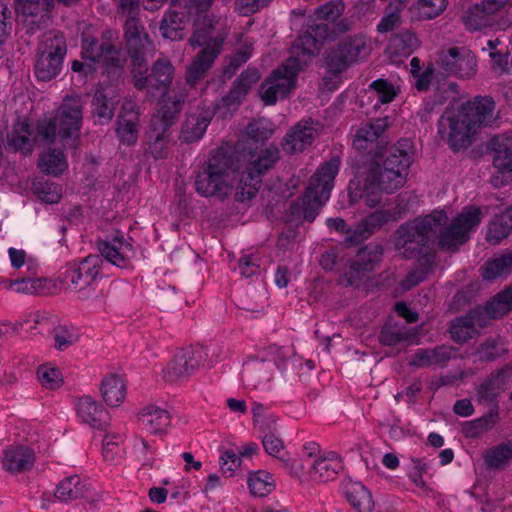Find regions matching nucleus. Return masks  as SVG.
I'll return each instance as SVG.
<instances>
[{
	"label": "nucleus",
	"instance_id": "47",
	"mask_svg": "<svg viewBox=\"0 0 512 512\" xmlns=\"http://www.w3.org/2000/svg\"><path fill=\"white\" fill-rule=\"evenodd\" d=\"M38 166L42 172L57 176L66 169L67 163L61 150L52 149L39 158Z\"/></svg>",
	"mask_w": 512,
	"mask_h": 512
},
{
	"label": "nucleus",
	"instance_id": "54",
	"mask_svg": "<svg viewBox=\"0 0 512 512\" xmlns=\"http://www.w3.org/2000/svg\"><path fill=\"white\" fill-rule=\"evenodd\" d=\"M246 133L255 141H264L274 133V124L264 118L254 120L246 127Z\"/></svg>",
	"mask_w": 512,
	"mask_h": 512
},
{
	"label": "nucleus",
	"instance_id": "50",
	"mask_svg": "<svg viewBox=\"0 0 512 512\" xmlns=\"http://www.w3.org/2000/svg\"><path fill=\"white\" fill-rule=\"evenodd\" d=\"M409 336L406 326L398 323H387L380 331L379 341L382 345L394 346L407 340Z\"/></svg>",
	"mask_w": 512,
	"mask_h": 512
},
{
	"label": "nucleus",
	"instance_id": "27",
	"mask_svg": "<svg viewBox=\"0 0 512 512\" xmlns=\"http://www.w3.org/2000/svg\"><path fill=\"white\" fill-rule=\"evenodd\" d=\"M188 18L193 19V25L195 26V15H188L185 4L179 0L161 20L160 32L162 36L171 41L183 39L185 35L183 23L184 20Z\"/></svg>",
	"mask_w": 512,
	"mask_h": 512
},
{
	"label": "nucleus",
	"instance_id": "60",
	"mask_svg": "<svg viewBox=\"0 0 512 512\" xmlns=\"http://www.w3.org/2000/svg\"><path fill=\"white\" fill-rule=\"evenodd\" d=\"M55 347L58 350H64L69 346L73 345L78 336L74 330L67 328L66 326H58L53 331Z\"/></svg>",
	"mask_w": 512,
	"mask_h": 512
},
{
	"label": "nucleus",
	"instance_id": "49",
	"mask_svg": "<svg viewBox=\"0 0 512 512\" xmlns=\"http://www.w3.org/2000/svg\"><path fill=\"white\" fill-rule=\"evenodd\" d=\"M248 486L254 496L264 497L274 490L275 483L271 474L266 471H258L249 476Z\"/></svg>",
	"mask_w": 512,
	"mask_h": 512
},
{
	"label": "nucleus",
	"instance_id": "11",
	"mask_svg": "<svg viewBox=\"0 0 512 512\" xmlns=\"http://www.w3.org/2000/svg\"><path fill=\"white\" fill-rule=\"evenodd\" d=\"M339 167L340 160L332 158L311 177L300 206L305 220L314 221L322 206L329 200Z\"/></svg>",
	"mask_w": 512,
	"mask_h": 512
},
{
	"label": "nucleus",
	"instance_id": "30",
	"mask_svg": "<svg viewBox=\"0 0 512 512\" xmlns=\"http://www.w3.org/2000/svg\"><path fill=\"white\" fill-rule=\"evenodd\" d=\"M343 470V462L335 452H325L316 458L310 468V477L316 482L333 480Z\"/></svg>",
	"mask_w": 512,
	"mask_h": 512
},
{
	"label": "nucleus",
	"instance_id": "3",
	"mask_svg": "<svg viewBox=\"0 0 512 512\" xmlns=\"http://www.w3.org/2000/svg\"><path fill=\"white\" fill-rule=\"evenodd\" d=\"M326 31L323 25H318L309 33L300 34L293 42L291 56L274 69L260 86L259 93L266 105L275 104L295 88L298 72L320 52V42Z\"/></svg>",
	"mask_w": 512,
	"mask_h": 512
},
{
	"label": "nucleus",
	"instance_id": "17",
	"mask_svg": "<svg viewBox=\"0 0 512 512\" xmlns=\"http://www.w3.org/2000/svg\"><path fill=\"white\" fill-rule=\"evenodd\" d=\"M490 147L494 152L493 165L496 169L491 182L499 187L512 180V132L494 137Z\"/></svg>",
	"mask_w": 512,
	"mask_h": 512
},
{
	"label": "nucleus",
	"instance_id": "14",
	"mask_svg": "<svg viewBox=\"0 0 512 512\" xmlns=\"http://www.w3.org/2000/svg\"><path fill=\"white\" fill-rule=\"evenodd\" d=\"M410 73L414 79V87L418 91H428L431 85L434 86L435 104H443L447 100V74L438 71L433 63H428L423 68L420 59L413 57L410 60Z\"/></svg>",
	"mask_w": 512,
	"mask_h": 512
},
{
	"label": "nucleus",
	"instance_id": "19",
	"mask_svg": "<svg viewBox=\"0 0 512 512\" xmlns=\"http://www.w3.org/2000/svg\"><path fill=\"white\" fill-rule=\"evenodd\" d=\"M206 365H208V351L202 346H197L176 355L164 370V377L167 381L176 382Z\"/></svg>",
	"mask_w": 512,
	"mask_h": 512
},
{
	"label": "nucleus",
	"instance_id": "10",
	"mask_svg": "<svg viewBox=\"0 0 512 512\" xmlns=\"http://www.w3.org/2000/svg\"><path fill=\"white\" fill-rule=\"evenodd\" d=\"M185 100V95H175L174 99L163 98L157 113L151 119L148 131V148L155 159L168 156L169 129L175 123Z\"/></svg>",
	"mask_w": 512,
	"mask_h": 512
},
{
	"label": "nucleus",
	"instance_id": "52",
	"mask_svg": "<svg viewBox=\"0 0 512 512\" xmlns=\"http://www.w3.org/2000/svg\"><path fill=\"white\" fill-rule=\"evenodd\" d=\"M37 377L41 385L50 390L59 388L63 383L60 370L49 363L40 365L38 367Z\"/></svg>",
	"mask_w": 512,
	"mask_h": 512
},
{
	"label": "nucleus",
	"instance_id": "16",
	"mask_svg": "<svg viewBox=\"0 0 512 512\" xmlns=\"http://www.w3.org/2000/svg\"><path fill=\"white\" fill-rule=\"evenodd\" d=\"M383 248L379 244H368L359 249L356 256L349 263V270L341 278L346 286L355 285L366 272L374 271L380 264Z\"/></svg>",
	"mask_w": 512,
	"mask_h": 512
},
{
	"label": "nucleus",
	"instance_id": "8",
	"mask_svg": "<svg viewBox=\"0 0 512 512\" xmlns=\"http://www.w3.org/2000/svg\"><path fill=\"white\" fill-rule=\"evenodd\" d=\"M512 309L510 288L497 294L484 308H477L466 317L458 319L450 327V337L456 342H465L476 335L488 319L502 317Z\"/></svg>",
	"mask_w": 512,
	"mask_h": 512
},
{
	"label": "nucleus",
	"instance_id": "4",
	"mask_svg": "<svg viewBox=\"0 0 512 512\" xmlns=\"http://www.w3.org/2000/svg\"><path fill=\"white\" fill-rule=\"evenodd\" d=\"M125 39L132 60L134 86L139 89L167 88L173 79L174 67L166 58L158 59L147 74L146 52L151 42L142 24L135 18L125 24Z\"/></svg>",
	"mask_w": 512,
	"mask_h": 512
},
{
	"label": "nucleus",
	"instance_id": "46",
	"mask_svg": "<svg viewBox=\"0 0 512 512\" xmlns=\"http://www.w3.org/2000/svg\"><path fill=\"white\" fill-rule=\"evenodd\" d=\"M35 276L36 274L28 272L26 277L10 281L9 288L22 294L42 293L47 287V279Z\"/></svg>",
	"mask_w": 512,
	"mask_h": 512
},
{
	"label": "nucleus",
	"instance_id": "26",
	"mask_svg": "<svg viewBox=\"0 0 512 512\" xmlns=\"http://www.w3.org/2000/svg\"><path fill=\"white\" fill-rule=\"evenodd\" d=\"M82 58L91 63L103 62L107 69H120L121 67L118 51L115 47L108 42L99 44L93 38H85L83 40Z\"/></svg>",
	"mask_w": 512,
	"mask_h": 512
},
{
	"label": "nucleus",
	"instance_id": "1",
	"mask_svg": "<svg viewBox=\"0 0 512 512\" xmlns=\"http://www.w3.org/2000/svg\"><path fill=\"white\" fill-rule=\"evenodd\" d=\"M448 243V215L434 210L424 216L401 224L395 232V249L407 259H418L419 267L411 270L399 283L402 292L421 283L437 263L434 246L444 248Z\"/></svg>",
	"mask_w": 512,
	"mask_h": 512
},
{
	"label": "nucleus",
	"instance_id": "58",
	"mask_svg": "<svg viewBox=\"0 0 512 512\" xmlns=\"http://www.w3.org/2000/svg\"><path fill=\"white\" fill-rule=\"evenodd\" d=\"M370 88L376 93L378 103H390L396 96L394 86L383 79L373 81Z\"/></svg>",
	"mask_w": 512,
	"mask_h": 512
},
{
	"label": "nucleus",
	"instance_id": "45",
	"mask_svg": "<svg viewBox=\"0 0 512 512\" xmlns=\"http://www.w3.org/2000/svg\"><path fill=\"white\" fill-rule=\"evenodd\" d=\"M512 229V206L502 215L493 220L488 227L487 240L490 243H498L507 237Z\"/></svg>",
	"mask_w": 512,
	"mask_h": 512
},
{
	"label": "nucleus",
	"instance_id": "13",
	"mask_svg": "<svg viewBox=\"0 0 512 512\" xmlns=\"http://www.w3.org/2000/svg\"><path fill=\"white\" fill-rule=\"evenodd\" d=\"M102 265V258L91 254L81 261L68 264L60 277L72 290L83 292L101 278Z\"/></svg>",
	"mask_w": 512,
	"mask_h": 512
},
{
	"label": "nucleus",
	"instance_id": "23",
	"mask_svg": "<svg viewBox=\"0 0 512 512\" xmlns=\"http://www.w3.org/2000/svg\"><path fill=\"white\" fill-rule=\"evenodd\" d=\"M414 148L412 141L407 138L400 139L396 144L382 149L372 160L380 161V165L393 170H399L408 175L413 162Z\"/></svg>",
	"mask_w": 512,
	"mask_h": 512
},
{
	"label": "nucleus",
	"instance_id": "61",
	"mask_svg": "<svg viewBox=\"0 0 512 512\" xmlns=\"http://www.w3.org/2000/svg\"><path fill=\"white\" fill-rule=\"evenodd\" d=\"M512 457V446L501 445L489 451L485 457L486 463L491 467H500Z\"/></svg>",
	"mask_w": 512,
	"mask_h": 512
},
{
	"label": "nucleus",
	"instance_id": "48",
	"mask_svg": "<svg viewBox=\"0 0 512 512\" xmlns=\"http://www.w3.org/2000/svg\"><path fill=\"white\" fill-rule=\"evenodd\" d=\"M83 486L78 476H69L63 479L56 487L55 497L62 501H71L81 497Z\"/></svg>",
	"mask_w": 512,
	"mask_h": 512
},
{
	"label": "nucleus",
	"instance_id": "40",
	"mask_svg": "<svg viewBox=\"0 0 512 512\" xmlns=\"http://www.w3.org/2000/svg\"><path fill=\"white\" fill-rule=\"evenodd\" d=\"M512 272V252L506 251L492 260L488 261L484 267L482 276L485 280H494L508 276Z\"/></svg>",
	"mask_w": 512,
	"mask_h": 512
},
{
	"label": "nucleus",
	"instance_id": "28",
	"mask_svg": "<svg viewBox=\"0 0 512 512\" xmlns=\"http://www.w3.org/2000/svg\"><path fill=\"white\" fill-rule=\"evenodd\" d=\"M36 461L35 452L28 446H11L3 451L2 467L10 473L30 470Z\"/></svg>",
	"mask_w": 512,
	"mask_h": 512
},
{
	"label": "nucleus",
	"instance_id": "57",
	"mask_svg": "<svg viewBox=\"0 0 512 512\" xmlns=\"http://www.w3.org/2000/svg\"><path fill=\"white\" fill-rule=\"evenodd\" d=\"M264 363H255L253 365H247L243 371L242 379L243 381L249 385L257 388L261 383L265 381H269L270 377L265 375H258V373L264 370Z\"/></svg>",
	"mask_w": 512,
	"mask_h": 512
},
{
	"label": "nucleus",
	"instance_id": "32",
	"mask_svg": "<svg viewBox=\"0 0 512 512\" xmlns=\"http://www.w3.org/2000/svg\"><path fill=\"white\" fill-rule=\"evenodd\" d=\"M36 141V136L29 121L19 119L14 125L11 133L8 135V145L14 150H19L24 154H29Z\"/></svg>",
	"mask_w": 512,
	"mask_h": 512
},
{
	"label": "nucleus",
	"instance_id": "51",
	"mask_svg": "<svg viewBox=\"0 0 512 512\" xmlns=\"http://www.w3.org/2000/svg\"><path fill=\"white\" fill-rule=\"evenodd\" d=\"M124 436L116 433H108L103 439L102 455L106 462L113 463L120 459L124 453L122 447Z\"/></svg>",
	"mask_w": 512,
	"mask_h": 512
},
{
	"label": "nucleus",
	"instance_id": "12",
	"mask_svg": "<svg viewBox=\"0 0 512 512\" xmlns=\"http://www.w3.org/2000/svg\"><path fill=\"white\" fill-rule=\"evenodd\" d=\"M67 53L65 37L59 32L46 33L37 48V59L34 66L35 76L41 81H50L62 69Z\"/></svg>",
	"mask_w": 512,
	"mask_h": 512
},
{
	"label": "nucleus",
	"instance_id": "18",
	"mask_svg": "<svg viewBox=\"0 0 512 512\" xmlns=\"http://www.w3.org/2000/svg\"><path fill=\"white\" fill-rule=\"evenodd\" d=\"M387 127V118H378L362 123L357 129L353 140L355 149L373 158L382 149L387 147L382 138Z\"/></svg>",
	"mask_w": 512,
	"mask_h": 512
},
{
	"label": "nucleus",
	"instance_id": "15",
	"mask_svg": "<svg viewBox=\"0 0 512 512\" xmlns=\"http://www.w3.org/2000/svg\"><path fill=\"white\" fill-rule=\"evenodd\" d=\"M321 128L319 122L311 118L301 119L283 137L281 145L284 152L294 155L305 151L319 136Z\"/></svg>",
	"mask_w": 512,
	"mask_h": 512
},
{
	"label": "nucleus",
	"instance_id": "21",
	"mask_svg": "<svg viewBox=\"0 0 512 512\" xmlns=\"http://www.w3.org/2000/svg\"><path fill=\"white\" fill-rule=\"evenodd\" d=\"M493 14L494 12L482 1L470 6L464 13L462 21L469 31L485 29L505 31L512 27V18L504 16L499 19H492Z\"/></svg>",
	"mask_w": 512,
	"mask_h": 512
},
{
	"label": "nucleus",
	"instance_id": "22",
	"mask_svg": "<svg viewBox=\"0 0 512 512\" xmlns=\"http://www.w3.org/2000/svg\"><path fill=\"white\" fill-rule=\"evenodd\" d=\"M367 50L362 38L346 40L340 43L326 57L327 73L338 75L346 67L357 61Z\"/></svg>",
	"mask_w": 512,
	"mask_h": 512
},
{
	"label": "nucleus",
	"instance_id": "42",
	"mask_svg": "<svg viewBox=\"0 0 512 512\" xmlns=\"http://www.w3.org/2000/svg\"><path fill=\"white\" fill-rule=\"evenodd\" d=\"M55 0H15V10L24 18H43L54 8Z\"/></svg>",
	"mask_w": 512,
	"mask_h": 512
},
{
	"label": "nucleus",
	"instance_id": "55",
	"mask_svg": "<svg viewBox=\"0 0 512 512\" xmlns=\"http://www.w3.org/2000/svg\"><path fill=\"white\" fill-rule=\"evenodd\" d=\"M8 256L10 259L11 266L14 269L26 267L27 272L31 274H37L38 264L33 258H27L26 252L22 249L9 248Z\"/></svg>",
	"mask_w": 512,
	"mask_h": 512
},
{
	"label": "nucleus",
	"instance_id": "2",
	"mask_svg": "<svg viewBox=\"0 0 512 512\" xmlns=\"http://www.w3.org/2000/svg\"><path fill=\"white\" fill-rule=\"evenodd\" d=\"M188 15H195V31L189 38L193 49L201 48L186 72V82L195 86L202 80L221 52L227 37V29L221 18L208 15L214 0H181Z\"/></svg>",
	"mask_w": 512,
	"mask_h": 512
},
{
	"label": "nucleus",
	"instance_id": "59",
	"mask_svg": "<svg viewBox=\"0 0 512 512\" xmlns=\"http://www.w3.org/2000/svg\"><path fill=\"white\" fill-rule=\"evenodd\" d=\"M446 8V0H419L418 10L421 17L433 19Z\"/></svg>",
	"mask_w": 512,
	"mask_h": 512
},
{
	"label": "nucleus",
	"instance_id": "9",
	"mask_svg": "<svg viewBox=\"0 0 512 512\" xmlns=\"http://www.w3.org/2000/svg\"><path fill=\"white\" fill-rule=\"evenodd\" d=\"M231 159L222 151L212 154L202 170L198 172L195 188L204 197L224 198L232 189Z\"/></svg>",
	"mask_w": 512,
	"mask_h": 512
},
{
	"label": "nucleus",
	"instance_id": "44",
	"mask_svg": "<svg viewBox=\"0 0 512 512\" xmlns=\"http://www.w3.org/2000/svg\"><path fill=\"white\" fill-rule=\"evenodd\" d=\"M138 122L139 117H137L136 114H129L128 116L119 115L116 134L122 144L129 146L136 143L138 137Z\"/></svg>",
	"mask_w": 512,
	"mask_h": 512
},
{
	"label": "nucleus",
	"instance_id": "25",
	"mask_svg": "<svg viewBox=\"0 0 512 512\" xmlns=\"http://www.w3.org/2000/svg\"><path fill=\"white\" fill-rule=\"evenodd\" d=\"M481 220L477 207H467L450 223V252L465 243Z\"/></svg>",
	"mask_w": 512,
	"mask_h": 512
},
{
	"label": "nucleus",
	"instance_id": "5",
	"mask_svg": "<svg viewBox=\"0 0 512 512\" xmlns=\"http://www.w3.org/2000/svg\"><path fill=\"white\" fill-rule=\"evenodd\" d=\"M454 89L450 84V94ZM455 109L458 110L456 119L450 117V148L454 150L466 148L478 129L491 125L496 119L495 103L488 96L467 100L463 95L457 99L450 95V113Z\"/></svg>",
	"mask_w": 512,
	"mask_h": 512
},
{
	"label": "nucleus",
	"instance_id": "6",
	"mask_svg": "<svg viewBox=\"0 0 512 512\" xmlns=\"http://www.w3.org/2000/svg\"><path fill=\"white\" fill-rule=\"evenodd\" d=\"M407 176L398 169H389L380 165V161L372 160L366 173L362 190L359 189L358 183L350 181V198L352 201L360 198L364 201L365 205L375 207L381 202V193H395L405 185Z\"/></svg>",
	"mask_w": 512,
	"mask_h": 512
},
{
	"label": "nucleus",
	"instance_id": "34",
	"mask_svg": "<svg viewBox=\"0 0 512 512\" xmlns=\"http://www.w3.org/2000/svg\"><path fill=\"white\" fill-rule=\"evenodd\" d=\"M139 424L150 434H161L170 425V414L160 407L147 406L139 413Z\"/></svg>",
	"mask_w": 512,
	"mask_h": 512
},
{
	"label": "nucleus",
	"instance_id": "64",
	"mask_svg": "<svg viewBox=\"0 0 512 512\" xmlns=\"http://www.w3.org/2000/svg\"><path fill=\"white\" fill-rule=\"evenodd\" d=\"M40 141L52 143L56 138V123L52 119H43L37 124V135Z\"/></svg>",
	"mask_w": 512,
	"mask_h": 512
},
{
	"label": "nucleus",
	"instance_id": "38",
	"mask_svg": "<svg viewBox=\"0 0 512 512\" xmlns=\"http://www.w3.org/2000/svg\"><path fill=\"white\" fill-rule=\"evenodd\" d=\"M344 494L357 512H372L374 502L369 490L357 481H349L344 487Z\"/></svg>",
	"mask_w": 512,
	"mask_h": 512
},
{
	"label": "nucleus",
	"instance_id": "20",
	"mask_svg": "<svg viewBox=\"0 0 512 512\" xmlns=\"http://www.w3.org/2000/svg\"><path fill=\"white\" fill-rule=\"evenodd\" d=\"M83 102L79 96H67L57 110L59 135L65 143L79 136L82 125Z\"/></svg>",
	"mask_w": 512,
	"mask_h": 512
},
{
	"label": "nucleus",
	"instance_id": "24",
	"mask_svg": "<svg viewBox=\"0 0 512 512\" xmlns=\"http://www.w3.org/2000/svg\"><path fill=\"white\" fill-rule=\"evenodd\" d=\"M101 258L119 268H126L134 257V249L129 239L116 235L111 239L99 240L97 243Z\"/></svg>",
	"mask_w": 512,
	"mask_h": 512
},
{
	"label": "nucleus",
	"instance_id": "56",
	"mask_svg": "<svg viewBox=\"0 0 512 512\" xmlns=\"http://www.w3.org/2000/svg\"><path fill=\"white\" fill-rule=\"evenodd\" d=\"M398 4L394 5V2H391L388 6V11L381 18L380 22L377 25V31L379 33H387L392 31L394 28L398 27L401 24V16L399 12Z\"/></svg>",
	"mask_w": 512,
	"mask_h": 512
},
{
	"label": "nucleus",
	"instance_id": "39",
	"mask_svg": "<svg viewBox=\"0 0 512 512\" xmlns=\"http://www.w3.org/2000/svg\"><path fill=\"white\" fill-rule=\"evenodd\" d=\"M101 393L107 405L119 406L126 396V386L123 379L116 374L105 377L102 381Z\"/></svg>",
	"mask_w": 512,
	"mask_h": 512
},
{
	"label": "nucleus",
	"instance_id": "63",
	"mask_svg": "<svg viewBox=\"0 0 512 512\" xmlns=\"http://www.w3.org/2000/svg\"><path fill=\"white\" fill-rule=\"evenodd\" d=\"M220 468L227 477L233 476L235 470L241 464V458L232 450L224 451L220 456Z\"/></svg>",
	"mask_w": 512,
	"mask_h": 512
},
{
	"label": "nucleus",
	"instance_id": "36",
	"mask_svg": "<svg viewBox=\"0 0 512 512\" xmlns=\"http://www.w3.org/2000/svg\"><path fill=\"white\" fill-rule=\"evenodd\" d=\"M76 411L79 418L95 428H103L107 422L106 410L89 396L78 399Z\"/></svg>",
	"mask_w": 512,
	"mask_h": 512
},
{
	"label": "nucleus",
	"instance_id": "62",
	"mask_svg": "<svg viewBox=\"0 0 512 512\" xmlns=\"http://www.w3.org/2000/svg\"><path fill=\"white\" fill-rule=\"evenodd\" d=\"M36 194L41 201L48 204L57 203L61 198L57 185L51 182L39 183L36 186Z\"/></svg>",
	"mask_w": 512,
	"mask_h": 512
},
{
	"label": "nucleus",
	"instance_id": "33",
	"mask_svg": "<svg viewBox=\"0 0 512 512\" xmlns=\"http://www.w3.org/2000/svg\"><path fill=\"white\" fill-rule=\"evenodd\" d=\"M343 11H344V4L340 0L330 1L328 3H325L321 6H319L315 10V17H316L317 22L310 24L308 26V28L302 34L309 33L310 31H312V29H314V27H316L318 25H323L327 29V31H326L325 37L320 42V47H321L325 41L332 38L333 31L330 28V23H333L335 20H337L340 17V15L343 13Z\"/></svg>",
	"mask_w": 512,
	"mask_h": 512
},
{
	"label": "nucleus",
	"instance_id": "41",
	"mask_svg": "<svg viewBox=\"0 0 512 512\" xmlns=\"http://www.w3.org/2000/svg\"><path fill=\"white\" fill-rule=\"evenodd\" d=\"M418 46L416 35L408 30L394 34L389 41L387 51L392 56L410 55Z\"/></svg>",
	"mask_w": 512,
	"mask_h": 512
},
{
	"label": "nucleus",
	"instance_id": "43",
	"mask_svg": "<svg viewBox=\"0 0 512 512\" xmlns=\"http://www.w3.org/2000/svg\"><path fill=\"white\" fill-rule=\"evenodd\" d=\"M448 363V349L445 346L430 350H418L412 357L410 364L416 367L430 365L446 366Z\"/></svg>",
	"mask_w": 512,
	"mask_h": 512
},
{
	"label": "nucleus",
	"instance_id": "35",
	"mask_svg": "<svg viewBox=\"0 0 512 512\" xmlns=\"http://www.w3.org/2000/svg\"><path fill=\"white\" fill-rule=\"evenodd\" d=\"M476 66V57L469 49L450 48V75L470 78L475 75Z\"/></svg>",
	"mask_w": 512,
	"mask_h": 512
},
{
	"label": "nucleus",
	"instance_id": "29",
	"mask_svg": "<svg viewBox=\"0 0 512 512\" xmlns=\"http://www.w3.org/2000/svg\"><path fill=\"white\" fill-rule=\"evenodd\" d=\"M393 219L392 212L379 209L365 217L353 229L352 233L346 238L350 243H360L368 239L376 230Z\"/></svg>",
	"mask_w": 512,
	"mask_h": 512
},
{
	"label": "nucleus",
	"instance_id": "31",
	"mask_svg": "<svg viewBox=\"0 0 512 512\" xmlns=\"http://www.w3.org/2000/svg\"><path fill=\"white\" fill-rule=\"evenodd\" d=\"M213 115V111L209 108L188 115L180 131V141L192 143L201 139Z\"/></svg>",
	"mask_w": 512,
	"mask_h": 512
},
{
	"label": "nucleus",
	"instance_id": "7",
	"mask_svg": "<svg viewBox=\"0 0 512 512\" xmlns=\"http://www.w3.org/2000/svg\"><path fill=\"white\" fill-rule=\"evenodd\" d=\"M244 169L237 185V199H252L258 192L262 177L271 170L280 159V150L270 146L260 151L243 153Z\"/></svg>",
	"mask_w": 512,
	"mask_h": 512
},
{
	"label": "nucleus",
	"instance_id": "37",
	"mask_svg": "<svg viewBox=\"0 0 512 512\" xmlns=\"http://www.w3.org/2000/svg\"><path fill=\"white\" fill-rule=\"evenodd\" d=\"M117 103L112 89H99L92 100V114L100 123H106L112 119Z\"/></svg>",
	"mask_w": 512,
	"mask_h": 512
},
{
	"label": "nucleus",
	"instance_id": "53",
	"mask_svg": "<svg viewBox=\"0 0 512 512\" xmlns=\"http://www.w3.org/2000/svg\"><path fill=\"white\" fill-rule=\"evenodd\" d=\"M510 52H492L491 69L496 75H512V36L509 40Z\"/></svg>",
	"mask_w": 512,
	"mask_h": 512
}]
</instances>
